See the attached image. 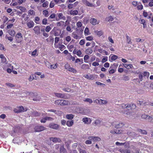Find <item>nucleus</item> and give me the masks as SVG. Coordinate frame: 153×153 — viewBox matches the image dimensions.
I'll return each instance as SVG.
<instances>
[{
    "label": "nucleus",
    "mask_w": 153,
    "mask_h": 153,
    "mask_svg": "<svg viewBox=\"0 0 153 153\" xmlns=\"http://www.w3.org/2000/svg\"><path fill=\"white\" fill-rule=\"evenodd\" d=\"M68 101L64 100H58L55 101V104L58 105L63 106L67 105L68 104Z\"/></svg>",
    "instance_id": "1"
},
{
    "label": "nucleus",
    "mask_w": 153,
    "mask_h": 153,
    "mask_svg": "<svg viewBox=\"0 0 153 153\" xmlns=\"http://www.w3.org/2000/svg\"><path fill=\"white\" fill-rule=\"evenodd\" d=\"M27 109L24 108V107L22 106H19L17 107L16 108H15L13 110V111L16 113H19L22 112H24L26 111Z\"/></svg>",
    "instance_id": "2"
},
{
    "label": "nucleus",
    "mask_w": 153,
    "mask_h": 153,
    "mask_svg": "<svg viewBox=\"0 0 153 153\" xmlns=\"http://www.w3.org/2000/svg\"><path fill=\"white\" fill-rule=\"evenodd\" d=\"M29 17L26 13L23 14L21 16V19L22 20V25L26 24L28 20Z\"/></svg>",
    "instance_id": "3"
},
{
    "label": "nucleus",
    "mask_w": 153,
    "mask_h": 153,
    "mask_svg": "<svg viewBox=\"0 0 153 153\" xmlns=\"http://www.w3.org/2000/svg\"><path fill=\"white\" fill-rule=\"evenodd\" d=\"M126 105L123 104L121 106H120V108H126L128 110L131 109L135 107V105L134 104H128L127 106H126Z\"/></svg>",
    "instance_id": "4"
},
{
    "label": "nucleus",
    "mask_w": 153,
    "mask_h": 153,
    "mask_svg": "<svg viewBox=\"0 0 153 153\" xmlns=\"http://www.w3.org/2000/svg\"><path fill=\"white\" fill-rule=\"evenodd\" d=\"M46 128L42 126H37L34 128L35 131L36 132H39L46 129Z\"/></svg>",
    "instance_id": "5"
},
{
    "label": "nucleus",
    "mask_w": 153,
    "mask_h": 153,
    "mask_svg": "<svg viewBox=\"0 0 153 153\" xmlns=\"http://www.w3.org/2000/svg\"><path fill=\"white\" fill-rule=\"evenodd\" d=\"M15 38L16 42L18 43H20L23 38L22 33H18L16 34Z\"/></svg>",
    "instance_id": "6"
},
{
    "label": "nucleus",
    "mask_w": 153,
    "mask_h": 153,
    "mask_svg": "<svg viewBox=\"0 0 153 153\" xmlns=\"http://www.w3.org/2000/svg\"><path fill=\"white\" fill-rule=\"evenodd\" d=\"M35 34L37 35H39L40 34V27L39 25H37L34 27L33 29Z\"/></svg>",
    "instance_id": "7"
},
{
    "label": "nucleus",
    "mask_w": 153,
    "mask_h": 153,
    "mask_svg": "<svg viewBox=\"0 0 153 153\" xmlns=\"http://www.w3.org/2000/svg\"><path fill=\"white\" fill-rule=\"evenodd\" d=\"M59 125L54 123H50L48 126L49 128L55 130H58L59 128Z\"/></svg>",
    "instance_id": "8"
},
{
    "label": "nucleus",
    "mask_w": 153,
    "mask_h": 153,
    "mask_svg": "<svg viewBox=\"0 0 153 153\" xmlns=\"http://www.w3.org/2000/svg\"><path fill=\"white\" fill-rule=\"evenodd\" d=\"M141 118L144 120H148L150 122H151L153 120V118L146 114H142L141 116Z\"/></svg>",
    "instance_id": "9"
},
{
    "label": "nucleus",
    "mask_w": 153,
    "mask_h": 153,
    "mask_svg": "<svg viewBox=\"0 0 153 153\" xmlns=\"http://www.w3.org/2000/svg\"><path fill=\"white\" fill-rule=\"evenodd\" d=\"M55 96L57 97L63 99H67L66 96L64 94L60 93H54Z\"/></svg>",
    "instance_id": "10"
},
{
    "label": "nucleus",
    "mask_w": 153,
    "mask_h": 153,
    "mask_svg": "<svg viewBox=\"0 0 153 153\" xmlns=\"http://www.w3.org/2000/svg\"><path fill=\"white\" fill-rule=\"evenodd\" d=\"M57 17H56V20L58 21L60 19L64 20H65V17L63 16V14L62 13H57L56 14Z\"/></svg>",
    "instance_id": "11"
},
{
    "label": "nucleus",
    "mask_w": 153,
    "mask_h": 153,
    "mask_svg": "<svg viewBox=\"0 0 153 153\" xmlns=\"http://www.w3.org/2000/svg\"><path fill=\"white\" fill-rule=\"evenodd\" d=\"M72 35L73 37L75 39H79L81 38V35L76 32H74L72 33Z\"/></svg>",
    "instance_id": "12"
},
{
    "label": "nucleus",
    "mask_w": 153,
    "mask_h": 153,
    "mask_svg": "<svg viewBox=\"0 0 153 153\" xmlns=\"http://www.w3.org/2000/svg\"><path fill=\"white\" fill-rule=\"evenodd\" d=\"M26 24L27 27L29 28H33L35 24L33 22L32 20H30L27 22Z\"/></svg>",
    "instance_id": "13"
},
{
    "label": "nucleus",
    "mask_w": 153,
    "mask_h": 153,
    "mask_svg": "<svg viewBox=\"0 0 153 153\" xmlns=\"http://www.w3.org/2000/svg\"><path fill=\"white\" fill-rule=\"evenodd\" d=\"M83 3L86 6L89 7H95L94 5L92 3H91L87 0H82Z\"/></svg>",
    "instance_id": "14"
},
{
    "label": "nucleus",
    "mask_w": 153,
    "mask_h": 153,
    "mask_svg": "<svg viewBox=\"0 0 153 153\" xmlns=\"http://www.w3.org/2000/svg\"><path fill=\"white\" fill-rule=\"evenodd\" d=\"M88 139L90 140L93 141L94 142H96L97 141H99L101 140L100 138L97 137H89Z\"/></svg>",
    "instance_id": "15"
},
{
    "label": "nucleus",
    "mask_w": 153,
    "mask_h": 153,
    "mask_svg": "<svg viewBox=\"0 0 153 153\" xmlns=\"http://www.w3.org/2000/svg\"><path fill=\"white\" fill-rule=\"evenodd\" d=\"M29 94L31 95H33V96H36V97H34L33 99V100L34 101H39L40 100V98L39 97H37V96H38V94L37 93H36L35 94L34 93H33L32 92H30L29 93Z\"/></svg>",
    "instance_id": "16"
},
{
    "label": "nucleus",
    "mask_w": 153,
    "mask_h": 153,
    "mask_svg": "<svg viewBox=\"0 0 153 153\" xmlns=\"http://www.w3.org/2000/svg\"><path fill=\"white\" fill-rule=\"evenodd\" d=\"M82 120L85 124H90L91 122V120L90 118L87 117L83 118Z\"/></svg>",
    "instance_id": "17"
},
{
    "label": "nucleus",
    "mask_w": 153,
    "mask_h": 153,
    "mask_svg": "<svg viewBox=\"0 0 153 153\" xmlns=\"http://www.w3.org/2000/svg\"><path fill=\"white\" fill-rule=\"evenodd\" d=\"M50 140L51 141L54 143H60L61 142V140L59 138L57 137H50Z\"/></svg>",
    "instance_id": "18"
},
{
    "label": "nucleus",
    "mask_w": 153,
    "mask_h": 153,
    "mask_svg": "<svg viewBox=\"0 0 153 153\" xmlns=\"http://www.w3.org/2000/svg\"><path fill=\"white\" fill-rule=\"evenodd\" d=\"M82 23L80 21H78L76 23V27L77 28H79V27H81V30H80L81 31H83V30L84 29V27H82Z\"/></svg>",
    "instance_id": "19"
},
{
    "label": "nucleus",
    "mask_w": 153,
    "mask_h": 153,
    "mask_svg": "<svg viewBox=\"0 0 153 153\" xmlns=\"http://www.w3.org/2000/svg\"><path fill=\"white\" fill-rule=\"evenodd\" d=\"M73 53L74 54H76L79 57L81 56V55L82 54V52L81 51L79 50L76 51V49H75L73 51Z\"/></svg>",
    "instance_id": "20"
},
{
    "label": "nucleus",
    "mask_w": 153,
    "mask_h": 153,
    "mask_svg": "<svg viewBox=\"0 0 153 153\" xmlns=\"http://www.w3.org/2000/svg\"><path fill=\"white\" fill-rule=\"evenodd\" d=\"M124 125V124L123 123H120L119 124H116L115 126V128H121Z\"/></svg>",
    "instance_id": "21"
},
{
    "label": "nucleus",
    "mask_w": 153,
    "mask_h": 153,
    "mask_svg": "<svg viewBox=\"0 0 153 153\" xmlns=\"http://www.w3.org/2000/svg\"><path fill=\"white\" fill-rule=\"evenodd\" d=\"M81 68L83 70L88 69H89V67L88 65L84 64L81 65Z\"/></svg>",
    "instance_id": "22"
},
{
    "label": "nucleus",
    "mask_w": 153,
    "mask_h": 153,
    "mask_svg": "<svg viewBox=\"0 0 153 153\" xmlns=\"http://www.w3.org/2000/svg\"><path fill=\"white\" fill-rule=\"evenodd\" d=\"M0 58L1 59V62L3 63H5L7 61L6 58L2 54L0 55Z\"/></svg>",
    "instance_id": "23"
},
{
    "label": "nucleus",
    "mask_w": 153,
    "mask_h": 153,
    "mask_svg": "<svg viewBox=\"0 0 153 153\" xmlns=\"http://www.w3.org/2000/svg\"><path fill=\"white\" fill-rule=\"evenodd\" d=\"M74 122L73 120H68L67 121L66 124L68 127H71L74 124Z\"/></svg>",
    "instance_id": "24"
},
{
    "label": "nucleus",
    "mask_w": 153,
    "mask_h": 153,
    "mask_svg": "<svg viewBox=\"0 0 153 153\" xmlns=\"http://www.w3.org/2000/svg\"><path fill=\"white\" fill-rule=\"evenodd\" d=\"M28 14L29 16H34L35 15V12L33 10H30L28 12Z\"/></svg>",
    "instance_id": "25"
},
{
    "label": "nucleus",
    "mask_w": 153,
    "mask_h": 153,
    "mask_svg": "<svg viewBox=\"0 0 153 153\" xmlns=\"http://www.w3.org/2000/svg\"><path fill=\"white\" fill-rule=\"evenodd\" d=\"M70 14L71 15H76L78 14V12L77 10H71L70 11Z\"/></svg>",
    "instance_id": "26"
},
{
    "label": "nucleus",
    "mask_w": 153,
    "mask_h": 153,
    "mask_svg": "<svg viewBox=\"0 0 153 153\" xmlns=\"http://www.w3.org/2000/svg\"><path fill=\"white\" fill-rule=\"evenodd\" d=\"M90 22L92 25H95L97 24V20L94 18H91L90 20Z\"/></svg>",
    "instance_id": "27"
},
{
    "label": "nucleus",
    "mask_w": 153,
    "mask_h": 153,
    "mask_svg": "<svg viewBox=\"0 0 153 153\" xmlns=\"http://www.w3.org/2000/svg\"><path fill=\"white\" fill-rule=\"evenodd\" d=\"M120 152L122 153H130V151L128 149H120Z\"/></svg>",
    "instance_id": "28"
},
{
    "label": "nucleus",
    "mask_w": 153,
    "mask_h": 153,
    "mask_svg": "<svg viewBox=\"0 0 153 153\" xmlns=\"http://www.w3.org/2000/svg\"><path fill=\"white\" fill-rule=\"evenodd\" d=\"M85 53L87 55H89V54H91L93 52V50L91 48H88L87 49L85 50Z\"/></svg>",
    "instance_id": "29"
},
{
    "label": "nucleus",
    "mask_w": 153,
    "mask_h": 153,
    "mask_svg": "<svg viewBox=\"0 0 153 153\" xmlns=\"http://www.w3.org/2000/svg\"><path fill=\"white\" fill-rule=\"evenodd\" d=\"M137 131L143 134L146 135L147 134V131L145 130L138 128L137 129Z\"/></svg>",
    "instance_id": "30"
},
{
    "label": "nucleus",
    "mask_w": 153,
    "mask_h": 153,
    "mask_svg": "<svg viewBox=\"0 0 153 153\" xmlns=\"http://www.w3.org/2000/svg\"><path fill=\"white\" fill-rule=\"evenodd\" d=\"M74 116L73 114H67L66 117L68 119L71 120L74 117Z\"/></svg>",
    "instance_id": "31"
},
{
    "label": "nucleus",
    "mask_w": 153,
    "mask_h": 153,
    "mask_svg": "<svg viewBox=\"0 0 153 153\" xmlns=\"http://www.w3.org/2000/svg\"><path fill=\"white\" fill-rule=\"evenodd\" d=\"M124 67L128 69L132 68L133 67V65L131 64H127L124 63L123 64Z\"/></svg>",
    "instance_id": "32"
},
{
    "label": "nucleus",
    "mask_w": 153,
    "mask_h": 153,
    "mask_svg": "<svg viewBox=\"0 0 153 153\" xmlns=\"http://www.w3.org/2000/svg\"><path fill=\"white\" fill-rule=\"evenodd\" d=\"M126 41L127 43L129 44H131L132 42H131V39L130 37H129L127 35H126Z\"/></svg>",
    "instance_id": "33"
},
{
    "label": "nucleus",
    "mask_w": 153,
    "mask_h": 153,
    "mask_svg": "<svg viewBox=\"0 0 153 153\" xmlns=\"http://www.w3.org/2000/svg\"><path fill=\"white\" fill-rule=\"evenodd\" d=\"M67 47L69 51L70 52H72L73 51V48L74 47V45H70L69 44Z\"/></svg>",
    "instance_id": "34"
},
{
    "label": "nucleus",
    "mask_w": 153,
    "mask_h": 153,
    "mask_svg": "<svg viewBox=\"0 0 153 153\" xmlns=\"http://www.w3.org/2000/svg\"><path fill=\"white\" fill-rule=\"evenodd\" d=\"M95 33L97 34V35L99 36H102L103 34V32L102 31L97 30L95 31Z\"/></svg>",
    "instance_id": "35"
},
{
    "label": "nucleus",
    "mask_w": 153,
    "mask_h": 153,
    "mask_svg": "<svg viewBox=\"0 0 153 153\" xmlns=\"http://www.w3.org/2000/svg\"><path fill=\"white\" fill-rule=\"evenodd\" d=\"M54 31V32L53 33V34L55 36H58L61 33V31L59 30H56Z\"/></svg>",
    "instance_id": "36"
},
{
    "label": "nucleus",
    "mask_w": 153,
    "mask_h": 153,
    "mask_svg": "<svg viewBox=\"0 0 153 153\" xmlns=\"http://www.w3.org/2000/svg\"><path fill=\"white\" fill-rule=\"evenodd\" d=\"M113 18L111 16L107 17L105 19L106 21L108 22H112L113 21Z\"/></svg>",
    "instance_id": "37"
},
{
    "label": "nucleus",
    "mask_w": 153,
    "mask_h": 153,
    "mask_svg": "<svg viewBox=\"0 0 153 153\" xmlns=\"http://www.w3.org/2000/svg\"><path fill=\"white\" fill-rule=\"evenodd\" d=\"M40 20V19L38 16H36L35 17L34 21L36 24H39V21Z\"/></svg>",
    "instance_id": "38"
},
{
    "label": "nucleus",
    "mask_w": 153,
    "mask_h": 153,
    "mask_svg": "<svg viewBox=\"0 0 153 153\" xmlns=\"http://www.w3.org/2000/svg\"><path fill=\"white\" fill-rule=\"evenodd\" d=\"M84 34L85 36L88 35L90 34L89 30L88 27H86L84 30Z\"/></svg>",
    "instance_id": "39"
},
{
    "label": "nucleus",
    "mask_w": 153,
    "mask_h": 153,
    "mask_svg": "<svg viewBox=\"0 0 153 153\" xmlns=\"http://www.w3.org/2000/svg\"><path fill=\"white\" fill-rule=\"evenodd\" d=\"M49 2L48 1H46L43 3L42 6L44 7H47L48 6Z\"/></svg>",
    "instance_id": "40"
},
{
    "label": "nucleus",
    "mask_w": 153,
    "mask_h": 153,
    "mask_svg": "<svg viewBox=\"0 0 153 153\" xmlns=\"http://www.w3.org/2000/svg\"><path fill=\"white\" fill-rule=\"evenodd\" d=\"M9 33L11 36H14L15 34V32L13 30H11L9 31Z\"/></svg>",
    "instance_id": "41"
},
{
    "label": "nucleus",
    "mask_w": 153,
    "mask_h": 153,
    "mask_svg": "<svg viewBox=\"0 0 153 153\" xmlns=\"http://www.w3.org/2000/svg\"><path fill=\"white\" fill-rule=\"evenodd\" d=\"M58 65L57 63L55 64L51 65L50 66V68L51 69H56Z\"/></svg>",
    "instance_id": "42"
},
{
    "label": "nucleus",
    "mask_w": 153,
    "mask_h": 153,
    "mask_svg": "<svg viewBox=\"0 0 153 153\" xmlns=\"http://www.w3.org/2000/svg\"><path fill=\"white\" fill-rule=\"evenodd\" d=\"M68 71L70 72H72L74 73H76V71L75 69L71 67L70 68Z\"/></svg>",
    "instance_id": "43"
},
{
    "label": "nucleus",
    "mask_w": 153,
    "mask_h": 153,
    "mask_svg": "<svg viewBox=\"0 0 153 153\" xmlns=\"http://www.w3.org/2000/svg\"><path fill=\"white\" fill-rule=\"evenodd\" d=\"M89 56L88 55H85L84 57V61L85 62L88 63V60L89 59Z\"/></svg>",
    "instance_id": "44"
},
{
    "label": "nucleus",
    "mask_w": 153,
    "mask_h": 153,
    "mask_svg": "<svg viewBox=\"0 0 153 153\" xmlns=\"http://www.w3.org/2000/svg\"><path fill=\"white\" fill-rule=\"evenodd\" d=\"M60 153H67L66 149L64 148L63 146H61L60 149Z\"/></svg>",
    "instance_id": "45"
},
{
    "label": "nucleus",
    "mask_w": 153,
    "mask_h": 153,
    "mask_svg": "<svg viewBox=\"0 0 153 153\" xmlns=\"http://www.w3.org/2000/svg\"><path fill=\"white\" fill-rule=\"evenodd\" d=\"M43 14L45 17H47L48 16V11L46 10H45L43 11Z\"/></svg>",
    "instance_id": "46"
},
{
    "label": "nucleus",
    "mask_w": 153,
    "mask_h": 153,
    "mask_svg": "<svg viewBox=\"0 0 153 153\" xmlns=\"http://www.w3.org/2000/svg\"><path fill=\"white\" fill-rule=\"evenodd\" d=\"M84 102H88L90 104H91L92 103L93 101L92 99L89 98H86L84 100Z\"/></svg>",
    "instance_id": "47"
},
{
    "label": "nucleus",
    "mask_w": 153,
    "mask_h": 153,
    "mask_svg": "<svg viewBox=\"0 0 153 153\" xmlns=\"http://www.w3.org/2000/svg\"><path fill=\"white\" fill-rule=\"evenodd\" d=\"M15 20V19L14 18H13L12 19H9L8 20L7 22L6 23V24H8L14 22Z\"/></svg>",
    "instance_id": "48"
},
{
    "label": "nucleus",
    "mask_w": 153,
    "mask_h": 153,
    "mask_svg": "<svg viewBox=\"0 0 153 153\" xmlns=\"http://www.w3.org/2000/svg\"><path fill=\"white\" fill-rule=\"evenodd\" d=\"M144 76L149 77V73L148 72L144 71L143 73Z\"/></svg>",
    "instance_id": "49"
},
{
    "label": "nucleus",
    "mask_w": 153,
    "mask_h": 153,
    "mask_svg": "<svg viewBox=\"0 0 153 153\" xmlns=\"http://www.w3.org/2000/svg\"><path fill=\"white\" fill-rule=\"evenodd\" d=\"M100 101V105L106 104L108 103L107 101L105 100H103L101 99Z\"/></svg>",
    "instance_id": "50"
},
{
    "label": "nucleus",
    "mask_w": 153,
    "mask_h": 153,
    "mask_svg": "<svg viewBox=\"0 0 153 153\" xmlns=\"http://www.w3.org/2000/svg\"><path fill=\"white\" fill-rule=\"evenodd\" d=\"M2 19L4 23H5L8 20V18L5 16H3Z\"/></svg>",
    "instance_id": "51"
},
{
    "label": "nucleus",
    "mask_w": 153,
    "mask_h": 153,
    "mask_svg": "<svg viewBox=\"0 0 153 153\" xmlns=\"http://www.w3.org/2000/svg\"><path fill=\"white\" fill-rule=\"evenodd\" d=\"M118 58V56L116 55H113L111 58V59L112 61H114Z\"/></svg>",
    "instance_id": "52"
},
{
    "label": "nucleus",
    "mask_w": 153,
    "mask_h": 153,
    "mask_svg": "<svg viewBox=\"0 0 153 153\" xmlns=\"http://www.w3.org/2000/svg\"><path fill=\"white\" fill-rule=\"evenodd\" d=\"M96 58V57L94 55L91 57L90 59V62H92L94 61L95 59Z\"/></svg>",
    "instance_id": "53"
},
{
    "label": "nucleus",
    "mask_w": 153,
    "mask_h": 153,
    "mask_svg": "<svg viewBox=\"0 0 153 153\" xmlns=\"http://www.w3.org/2000/svg\"><path fill=\"white\" fill-rule=\"evenodd\" d=\"M47 24V19L46 18H44L42 20V24L46 25Z\"/></svg>",
    "instance_id": "54"
},
{
    "label": "nucleus",
    "mask_w": 153,
    "mask_h": 153,
    "mask_svg": "<svg viewBox=\"0 0 153 153\" xmlns=\"http://www.w3.org/2000/svg\"><path fill=\"white\" fill-rule=\"evenodd\" d=\"M87 40L92 41L93 40V37L91 36H89L85 37Z\"/></svg>",
    "instance_id": "55"
},
{
    "label": "nucleus",
    "mask_w": 153,
    "mask_h": 153,
    "mask_svg": "<svg viewBox=\"0 0 153 153\" xmlns=\"http://www.w3.org/2000/svg\"><path fill=\"white\" fill-rule=\"evenodd\" d=\"M85 40L84 39H82L80 40L79 44L81 45H83L85 44Z\"/></svg>",
    "instance_id": "56"
},
{
    "label": "nucleus",
    "mask_w": 153,
    "mask_h": 153,
    "mask_svg": "<svg viewBox=\"0 0 153 153\" xmlns=\"http://www.w3.org/2000/svg\"><path fill=\"white\" fill-rule=\"evenodd\" d=\"M95 83L97 85H102V87H104V86H105V84L102 83H101L100 82H99V81H96V82Z\"/></svg>",
    "instance_id": "57"
},
{
    "label": "nucleus",
    "mask_w": 153,
    "mask_h": 153,
    "mask_svg": "<svg viewBox=\"0 0 153 153\" xmlns=\"http://www.w3.org/2000/svg\"><path fill=\"white\" fill-rule=\"evenodd\" d=\"M19 7V9L22 12H25L26 11V8L24 7L20 6Z\"/></svg>",
    "instance_id": "58"
},
{
    "label": "nucleus",
    "mask_w": 153,
    "mask_h": 153,
    "mask_svg": "<svg viewBox=\"0 0 153 153\" xmlns=\"http://www.w3.org/2000/svg\"><path fill=\"white\" fill-rule=\"evenodd\" d=\"M51 29V28L50 26H46L45 30V31L47 32H48L50 31V30Z\"/></svg>",
    "instance_id": "59"
},
{
    "label": "nucleus",
    "mask_w": 153,
    "mask_h": 153,
    "mask_svg": "<svg viewBox=\"0 0 153 153\" xmlns=\"http://www.w3.org/2000/svg\"><path fill=\"white\" fill-rule=\"evenodd\" d=\"M55 5L53 1H51L50 4L49 6L51 8H52L54 7Z\"/></svg>",
    "instance_id": "60"
},
{
    "label": "nucleus",
    "mask_w": 153,
    "mask_h": 153,
    "mask_svg": "<svg viewBox=\"0 0 153 153\" xmlns=\"http://www.w3.org/2000/svg\"><path fill=\"white\" fill-rule=\"evenodd\" d=\"M71 67L70 65L68 64L67 63L65 64V68L68 71Z\"/></svg>",
    "instance_id": "61"
},
{
    "label": "nucleus",
    "mask_w": 153,
    "mask_h": 153,
    "mask_svg": "<svg viewBox=\"0 0 153 153\" xmlns=\"http://www.w3.org/2000/svg\"><path fill=\"white\" fill-rule=\"evenodd\" d=\"M66 47L64 45H62L60 47H59L60 50L61 51H63L64 49Z\"/></svg>",
    "instance_id": "62"
},
{
    "label": "nucleus",
    "mask_w": 153,
    "mask_h": 153,
    "mask_svg": "<svg viewBox=\"0 0 153 153\" xmlns=\"http://www.w3.org/2000/svg\"><path fill=\"white\" fill-rule=\"evenodd\" d=\"M56 15L55 14L52 13V14L48 17V19H54L56 17Z\"/></svg>",
    "instance_id": "63"
},
{
    "label": "nucleus",
    "mask_w": 153,
    "mask_h": 153,
    "mask_svg": "<svg viewBox=\"0 0 153 153\" xmlns=\"http://www.w3.org/2000/svg\"><path fill=\"white\" fill-rule=\"evenodd\" d=\"M63 90L64 91L67 92H70L71 90L70 88H65L63 89Z\"/></svg>",
    "instance_id": "64"
}]
</instances>
